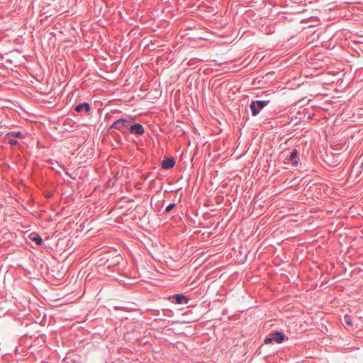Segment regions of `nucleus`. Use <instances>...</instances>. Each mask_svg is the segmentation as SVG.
<instances>
[{"mask_svg":"<svg viewBox=\"0 0 363 363\" xmlns=\"http://www.w3.org/2000/svg\"><path fill=\"white\" fill-rule=\"evenodd\" d=\"M269 101H252L250 105V110L253 116H257L260 111L265 107Z\"/></svg>","mask_w":363,"mask_h":363,"instance_id":"obj_1","label":"nucleus"},{"mask_svg":"<svg viewBox=\"0 0 363 363\" xmlns=\"http://www.w3.org/2000/svg\"><path fill=\"white\" fill-rule=\"evenodd\" d=\"M285 338L284 333L280 332H274L270 334V336L265 338L264 343L269 344L273 341L277 342V343H281Z\"/></svg>","mask_w":363,"mask_h":363,"instance_id":"obj_2","label":"nucleus"},{"mask_svg":"<svg viewBox=\"0 0 363 363\" xmlns=\"http://www.w3.org/2000/svg\"><path fill=\"white\" fill-rule=\"evenodd\" d=\"M129 130L130 133L137 135H143L145 132L143 126L139 123L131 125Z\"/></svg>","mask_w":363,"mask_h":363,"instance_id":"obj_3","label":"nucleus"},{"mask_svg":"<svg viewBox=\"0 0 363 363\" xmlns=\"http://www.w3.org/2000/svg\"><path fill=\"white\" fill-rule=\"evenodd\" d=\"M128 123H129L128 121L121 118L114 122V123L112 125L113 128L121 129L123 127H126Z\"/></svg>","mask_w":363,"mask_h":363,"instance_id":"obj_4","label":"nucleus"},{"mask_svg":"<svg viewBox=\"0 0 363 363\" xmlns=\"http://www.w3.org/2000/svg\"><path fill=\"white\" fill-rule=\"evenodd\" d=\"M175 164L172 158H167L162 161V167L163 169H167L174 167Z\"/></svg>","mask_w":363,"mask_h":363,"instance_id":"obj_5","label":"nucleus"},{"mask_svg":"<svg viewBox=\"0 0 363 363\" xmlns=\"http://www.w3.org/2000/svg\"><path fill=\"white\" fill-rule=\"evenodd\" d=\"M4 140L11 145H16L18 144V141L15 139L13 133L6 134Z\"/></svg>","mask_w":363,"mask_h":363,"instance_id":"obj_6","label":"nucleus"},{"mask_svg":"<svg viewBox=\"0 0 363 363\" xmlns=\"http://www.w3.org/2000/svg\"><path fill=\"white\" fill-rule=\"evenodd\" d=\"M89 109H90V106H89V104H87V103H84V104L77 105L75 107V111H77V112H81L83 111L88 112L89 111Z\"/></svg>","mask_w":363,"mask_h":363,"instance_id":"obj_7","label":"nucleus"},{"mask_svg":"<svg viewBox=\"0 0 363 363\" xmlns=\"http://www.w3.org/2000/svg\"><path fill=\"white\" fill-rule=\"evenodd\" d=\"M176 302L178 304L187 303L188 299L185 296L177 294L174 296Z\"/></svg>","mask_w":363,"mask_h":363,"instance_id":"obj_8","label":"nucleus"},{"mask_svg":"<svg viewBox=\"0 0 363 363\" xmlns=\"http://www.w3.org/2000/svg\"><path fill=\"white\" fill-rule=\"evenodd\" d=\"M297 155H298V151L296 150H294L291 152L290 156H289V160H291L292 162V164L294 166H296L298 164V161L294 160V159L297 157Z\"/></svg>","mask_w":363,"mask_h":363,"instance_id":"obj_9","label":"nucleus"},{"mask_svg":"<svg viewBox=\"0 0 363 363\" xmlns=\"http://www.w3.org/2000/svg\"><path fill=\"white\" fill-rule=\"evenodd\" d=\"M30 239L38 245H40L43 242L42 238L39 235H34L33 237L30 238Z\"/></svg>","mask_w":363,"mask_h":363,"instance_id":"obj_10","label":"nucleus"},{"mask_svg":"<svg viewBox=\"0 0 363 363\" xmlns=\"http://www.w3.org/2000/svg\"><path fill=\"white\" fill-rule=\"evenodd\" d=\"M344 322L347 325H352L351 317L350 315H345V317H344Z\"/></svg>","mask_w":363,"mask_h":363,"instance_id":"obj_11","label":"nucleus"},{"mask_svg":"<svg viewBox=\"0 0 363 363\" xmlns=\"http://www.w3.org/2000/svg\"><path fill=\"white\" fill-rule=\"evenodd\" d=\"M174 206H175L174 203L169 204V206H167L166 207L165 212H167V213L169 212L172 209L174 208Z\"/></svg>","mask_w":363,"mask_h":363,"instance_id":"obj_12","label":"nucleus"},{"mask_svg":"<svg viewBox=\"0 0 363 363\" xmlns=\"http://www.w3.org/2000/svg\"><path fill=\"white\" fill-rule=\"evenodd\" d=\"M14 134V138L15 137H20L21 135V132H16V133H13Z\"/></svg>","mask_w":363,"mask_h":363,"instance_id":"obj_13","label":"nucleus"}]
</instances>
